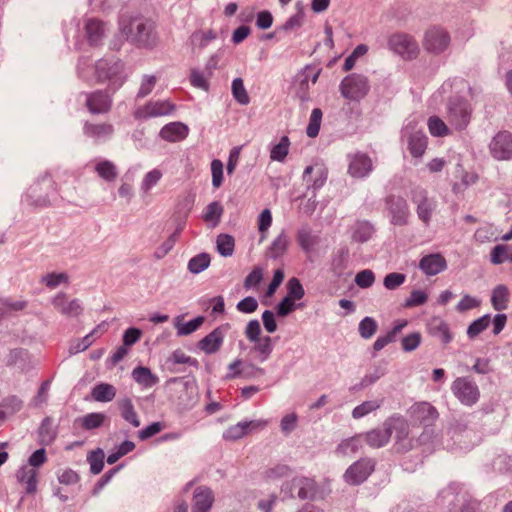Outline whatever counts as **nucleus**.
Returning <instances> with one entry per match:
<instances>
[{
    "label": "nucleus",
    "instance_id": "44",
    "mask_svg": "<svg viewBox=\"0 0 512 512\" xmlns=\"http://www.w3.org/2000/svg\"><path fill=\"white\" fill-rule=\"evenodd\" d=\"M288 245V237L284 234H280L271 244L269 248V254L273 258H278L286 252Z\"/></svg>",
    "mask_w": 512,
    "mask_h": 512
},
{
    "label": "nucleus",
    "instance_id": "3",
    "mask_svg": "<svg viewBox=\"0 0 512 512\" xmlns=\"http://www.w3.org/2000/svg\"><path fill=\"white\" fill-rule=\"evenodd\" d=\"M263 277V268L255 266L245 278L244 287L246 289H255L264 298H271L284 280V270L282 268L275 270L273 278L265 290L260 287Z\"/></svg>",
    "mask_w": 512,
    "mask_h": 512
},
{
    "label": "nucleus",
    "instance_id": "28",
    "mask_svg": "<svg viewBox=\"0 0 512 512\" xmlns=\"http://www.w3.org/2000/svg\"><path fill=\"white\" fill-rule=\"evenodd\" d=\"M293 487L298 490L297 494L301 499L312 498L317 491L316 482L307 477L294 478Z\"/></svg>",
    "mask_w": 512,
    "mask_h": 512
},
{
    "label": "nucleus",
    "instance_id": "56",
    "mask_svg": "<svg viewBox=\"0 0 512 512\" xmlns=\"http://www.w3.org/2000/svg\"><path fill=\"white\" fill-rule=\"evenodd\" d=\"M68 275L66 273H49L42 278V282L51 289L57 287L61 283L68 282Z\"/></svg>",
    "mask_w": 512,
    "mask_h": 512
},
{
    "label": "nucleus",
    "instance_id": "2",
    "mask_svg": "<svg viewBox=\"0 0 512 512\" xmlns=\"http://www.w3.org/2000/svg\"><path fill=\"white\" fill-rule=\"evenodd\" d=\"M123 63L119 59L104 58L95 65V75L100 83L109 82L112 92L121 87L125 81Z\"/></svg>",
    "mask_w": 512,
    "mask_h": 512
},
{
    "label": "nucleus",
    "instance_id": "43",
    "mask_svg": "<svg viewBox=\"0 0 512 512\" xmlns=\"http://www.w3.org/2000/svg\"><path fill=\"white\" fill-rule=\"evenodd\" d=\"M105 419L104 413H89L81 419V426L86 430L95 429L102 426Z\"/></svg>",
    "mask_w": 512,
    "mask_h": 512
},
{
    "label": "nucleus",
    "instance_id": "13",
    "mask_svg": "<svg viewBox=\"0 0 512 512\" xmlns=\"http://www.w3.org/2000/svg\"><path fill=\"white\" fill-rule=\"evenodd\" d=\"M374 470V462L370 459H360L352 464L346 471L344 477L349 484H360Z\"/></svg>",
    "mask_w": 512,
    "mask_h": 512
},
{
    "label": "nucleus",
    "instance_id": "27",
    "mask_svg": "<svg viewBox=\"0 0 512 512\" xmlns=\"http://www.w3.org/2000/svg\"><path fill=\"white\" fill-rule=\"evenodd\" d=\"M223 341V332L220 328L215 329L210 334L205 336L201 341H199L198 346L201 350H203L207 354H211L216 352Z\"/></svg>",
    "mask_w": 512,
    "mask_h": 512
},
{
    "label": "nucleus",
    "instance_id": "6",
    "mask_svg": "<svg viewBox=\"0 0 512 512\" xmlns=\"http://www.w3.org/2000/svg\"><path fill=\"white\" fill-rule=\"evenodd\" d=\"M175 111V105L168 100L149 101L134 111L138 120H147L154 117L170 115Z\"/></svg>",
    "mask_w": 512,
    "mask_h": 512
},
{
    "label": "nucleus",
    "instance_id": "42",
    "mask_svg": "<svg viewBox=\"0 0 512 512\" xmlns=\"http://www.w3.org/2000/svg\"><path fill=\"white\" fill-rule=\"evenodd\" d=\"M231 89L232 95L238 103L247 105L250 102V97L241 78H237L232 82Z\"/></svg>",
    "mask_w": 512,
    "mask_h": 512
},
{
    "label": "nucleus",
    "instance_id": "63",
    "mask_svg": "<svg viewBox=\"0 0 512 512\" xmlns=\"http://www.w3.org/2000/svg\"><path fill=\"white\" fill-rule=\"evenodd\" d=\"M142 331L138 328H128L123 335V344L127 347L134 345L140 340Z\"/></svg>",
    "mask_w": 512,
    "mask_h": 512
},
{
    "label": "nucleus",
    "instance_id": "46",
    "mask_svg": "<svg viewBox=\"0 0 512 512\" xmlns=\"http://www.w3.org/2000/svg\"><path fill=\"white\" fill-rule=\"evenodd\" d=\"M289 146V138L287 136H283L280 139V142L271 149V159L276 161H283L288 154Z\"/></svg>",
    "mask_w": 512,
    "mask_h": 512
},
{
    "label": "nucleus",
    "instance_id": "32",
    "mask_svg": "<svg viewBox=\"0 0 512 512\" xmlns=\"http://www.w3.org/2000/svg\"><path fill=\"white\" fill-rule=\"evenodd\" d=\"M364 439L362 434H357L351 438L343 440L337 447V453L347 456L357 453L363 448Z\"/></svg>",
    "mask_w": 512,
    "mask_h": 512
},
{
    "label": "nucleus",
    "instance_id": "33",
    "mask_svg": "<svg viewBox=\"0 0 512 512\" xmlns=\"http://www.w3.org/2000/svg\"><path fill=\"white\" fill-rule=\"evenodd\" d=\"M296 241L299 246L307 253H311L318 245L320 239L319 236L314 235L307 229L299 230L296 234Z\"/></svg>",
    "mask_w": 512,
    "mask_h": 512
},
{
    "label": "nucleus",
    "instance_id": "55",
    "mask_svg": "<svg viewBox=\"0 0 512 512\" xmlns=\"http://www.w3.org/2000/svg\"><path fill=\"white\" fill-rule=\"evenodd\" d=\"M157 83V78L152 75H145L141 81L137 97L143 98L149 95Z\"/></svg>",
    "mask_w": 512,
    "mask_h": 512
},
{
    "label": "nucleus",
    "instance_id": "62",
    "mask_svg": "<svg viewBox=\"0 0 512 512\" xmlns=\"http://www.w3.org/2000/svg\"><path fill=\"white\" fill-rule=\"evenodd\" d=\"M421 342V334L418 332L411 333L402 339V348L405 351L416 349Z\"/></svg>",
    "mask_w": 512,
    "mask_h": 512
},
{
    "label": "nucleus",
    "instance_id": "1",
    "mask_svg": "<svg viewBox=\"0 0 512 512\" xmlns=\"http://www.w3.org/2000/svg\"><path fill=\"white\" fill-rule=\"evenodd\" d=\"M121 31L138 47L153 48L158 43L156 25L152 20L133 19L127 26H123Z\"/></svg>",
    "mask_w": 512,
    "mask_h": 512
},
{
    "label": "nucleus",
    "instance_id": "40",
    "mask_svg": "<svg viewBox=\"0 0 512 512\" xmlns=\"http://www.w3.org/2000/svg\"><path fill=\"white\" fill-rule=\"evenodd\" d=\"M204 317L198 316L187 323H180L179 317L176 319L175 327L179 336L189 335L198 330L204 323Z\"/></svg>",
    "mask_w": 512,
    "mask_h": 512
},
{
    "label": "nucleus",
    "instance_id": "47",
    "mask_svg": "<svg viewBox=\"0 0 512 512\" xmlns=\"http://www.w3.org/2000/svg\"><path fill=\"white\" fill-rule=\"evenodd\" d=\"M162 171L153 169L147 172L141 182V190L145 193L149 192L162 178Z\"/></svg>",
    "mask_w": 512,
    "mask_h": 512
},
{
    "label": "nucleus",
    "instance_id": "60",
    "mask_svg": "<svg viewBox=\"0 0 512 512\" xmlns=\"http://www.w3.org/2000/svg\"><path fill=\"white\" fill-rule=\"evenodd\" d=\"M212 39H215V34L211 31L207 32H195L191 36V43L195 47L202 48L206 45V43Z\"/></svg>",
    "mask_w": 512,
    "mask_h": 512
},
{
    "label": "nucleus",
    "instance_id": "53",
    "mask_svg": "<svg viewBox=\"0 0 512 512\" xmlns=\"http://www.w3.org/2000/svg\"><path fill=\"white\" fill-rule=\"evenodd\" d=\"M374 282H375V275L369 269L362 270V271L358 272L355 276V283L360 288H369L373 285Z\"/></svg>",
    "mask_w": 512,
    "mask_h": 512
},
{
    "label": "nucleus",
    "instance_id": "9",
    "mask_svg": "<svg viewBox=\"0 0 512 512\" xmlns=\"http://www.w3.org/2000/svg\"><path fill=\"white\" fill-rule=\"evenodd\" d=\"M404 133L408 139V149L415 158L421 157L427 148V137L421 130H416V123H409Z\"/></svg>",
    "mask_w": 512,
    "mask_h": 512
},
{
    "label": "nucleus",
    "instance_id": "31",
    "mask_svg": "<svg viewBox=\"0 0 512 512\" xmlns=\"http://www.w3.org/2000/svg\"><path fill=\"white\" fill-rule=\"evenodd\" d=\"M88 41L92 45H97L104 35V23L98 19H88L85 24Z\"/></svg>",
    "mask_w": 512,
    "mask_h": 512
},
{
    "label": "nucleus",
    "instance_id": "20",
    "mask_svg": "<svg viewBox=\"0 0 512 512\" xmlns=\"http://www.w3.org/2000/svg\"><path fill=\"white\" fill-rule=\"evenodd\" d=\"M189 133V128L181 122H171L160 130V137L169 142L184 140Z\"/></svg>",
    "mask_w": 512,
    "mask_h": 512
},
{
    "label": "nucleus",
    "instance_id": "61",
    "mask_svg": "<svg viewBox=\"0 0 512 512\" xmlns=\"http://www.w3.org/2000/svg\"><path fill=\"white\" fill-rule=\"evenodd\" d=\"M212 184L215 188H219L222 183L223 164L220 160L215 159L211 163Z\"/></svg>",
    "mask_w": 512,
    "mask_h": 512
},
{
    "label": "nucleus",
    "instance_id": "64",
    "mask_svg": "<svg viewBox=\"0 0 512 512\" xmlns=\"http://www.w3.org/2000/svg\"><path fill=\"white\" fill-rule=\"evenodd\" d=\"M296 309L295 300L291 297L286 296L278 305V315L279 316H287L289 313L293 312Z\"/></svg>",
    "mask_w": 512,
    "mask_h": 512
},
{
    "label": "nucleus",
    "instance_id": "35",
    "mask_svg": "<svg viewBox=\"0 0 512 512\" xmlns=\"http://www.w3.org/2000/svg\"><path fill=\"white\" fill-rule=\"evenodd\" d=\"M509 290L504 285H498L492 292L491 302L495 310L502 311L507 308L509 302Z\"/></svg>",
    "mask_w": 512,
    "mask_h": 512
},
{
    "label": "nucleus",
    "instance_id": "14",
    "mask_svg": "<svg viewBox=\"0 0 512 512\" xmlns=\"http://www.w3.org/2000/svg\"><path fill=\"white\" fill-rule=\"evenodd\" d=\"M52 304L62 315L67 317H78L83 312V307L78 299L69 300L65 293L57 294Z\"/></svg>",
    "mask_w": 512,
    "mask_h": 512
},
{
    "label": "nucleus",
    "instance_id": "15",
    "mask_svg": "<svg viewBox=\"0 0 512 512\" xmlns=\"http://www.w3.org/2000/svg\"><path fill=\"white\" fill-rule=\"evenodd\" d=\"M449 44L448 34L441 28L433 27L426 32L424 47L434 53L442 52Z\"/></svg>",
    "mask_w": 512,
    "mask_h": 512
},
{
    "label": "nucleus",
    "instance_id": "17",
    "mask_svg": "<svg viewBox=\"0 0 512 512\" xmlns=\"http://www.w3.org/2000/svg\"><path fill=\"white\" fill-rule=\"evenodd\" d=\"M220 60V57L218 55L213 56L209 59V61L206 64V67L204 71H199L196 69H193L191 71L190 75V82L191 84L196 87L203 90L208 89V79L212 77L213 71L217 69L218 61Z\"/></svg>",
    "mask_w": 512,
    "mask_h": 512
},
{
    "label": "nucleus",
    "instance_id": "5",
    "mask_svg": "<svg viewBox=\"0 0 512 512\" xmlns=\"http://www.w3.org/2000/svg\"><path fill=\"white\" fill-rule=\"evenodd\" d=\"M340 90L345 98L358 101L366 96L369 85L365 77L351 74L342 80Z\"/></svg>",
    "mask_w": 512,
    "mask_h": 512
},
{
    "label": "nucleus",
    "instance_id": "29",
    "mask_svg": "<svg viewBox=\"0 0 512 512\" xmlns=\"http://www.w3.org/2000/svg\"><path fill=\"white\" fill-rule=\"evenodd\" d=\"M132 377L136 383L144 388H151L159 382L158 376L147 367L138 366L132 371Z\"/></svg>",
    "mask_w": 512,
    "mask_h": 512
},
{
    "label": "nucleus",
    "instance_id": "58",
    "mask_svg": "<svg viewBox=\"0 0 512 512\" xmlns=\"http://www.w3.org/2000/svg\"><path fill=\"white\" fill-rule=\"evenodd\" d=\"M380 407V404L377 401H366L362 404L358 405L353 410L354 418H361L372 411H375Z\"/></svg>",
    "mask_w": 512,
    "mask_h": 512
},
{
    "label": "nucleus",
    "instance_id": "23",
    "mask_svg": "<svg viewBox=\"0 0 512 512\" xmlns=\"http://www.w3.org/2000/svg\"><path fill=\"white\" fill-rule=\"evenodd\" d=\"M263 374V370L246 361H236L229 366L230 377L251 378Z\"/></svg>",
    "mask_w": 512,
    "mask_h": 512
},
{
    "label": "nucleus",
    "instance_id": "59",
    "mask_svg": "<svg viewBox=\"0 0 512 512\" xmlns=\"http://www.w3.org/2000/svg\"><path fill=\"white\" fill-rule=\"evenodd\" d=\"M428 295L421 290H414L411 292L409 298L405 302V307H416L426 303Z\"/></svg>",
    "mask_w": 512,
    "mask_h": 512
},
{
    "label": "nucleus",
    "instance_id": "50",
    "mask_svg": "<svg viewBox=\"0 0 512 512\" xmlns=\"http://www.w3.org/2000/svg\"><path fill=\"white\" fill-rule=\"evenodd\" d=\"M272 224V214L269 209H264L258 217L257 226L261 235V240L266 238L268 229Z\"/></svg>",
    "mask_w": 512,
    "mask_h": 512
},
{
    "label": "nucleus",
    "instance_id": "12",
    "mask_svg": "<svg viewBox=\"0 0 512 512\" xmlns=\"http://www.w3.org/2000/svg\"><path fill=\"white\" fill-rule=\"evenodd\" d=\"M391 48L405 59H412L418 54V45L406 34H395L389 40Z\"/></svg>",
    "mask_w": 512,
    "mask_h": 512
},
{
    "label": "nucleus",
    "instance_id": "48",
    "mask_svg": "<svg viewBox=\"0 0 512 512\" xmlns=\"http://www.w3.org/2000/svg\"><path fill=\"white\" fill-rule=\"evenodd\" d=\"M433 211V205L426 196H422L418 201L417 214L419 218L425 223L429 224Z\"/></svg>",
    "mask_w": 512,
    "mask_h": 512
},
{
    "label": "nucleus",
    "instance_id": "11",
    "mask_svg": "<svg viewBox=\"0 0 512 512\" xmlns=\"http://www.w3.org/2000/svg\"><path fill=\"white\" fill-rule=\"evenodd\" d=\"M409 416L414 423L428 426L438 418V412L430 403L418 402L410 407Z\"/></svg>",
    "mask_w": 512,
    "mask_h": 512
},
{
    "label": "nucleus",
    "instance_id": "30",
    "mask_svg": "<svg viewBox=\"0 0 512 512\" xmlns=\"http://www.w3.org/2000/svg\"><path fill=\"white\" fill-rule=\"evenodd\" d=\"M37 476L38 473L34 468L23 467L18 471V481L25 486L26 493L33 494L36 492Z\"/></svg>",
    "mask_w": 512,
    "mask_h": 512
},
{
    "label": "nucleus",
    "instance_id": "52",
    "mask_svg": "<svg viewBox=\"0 0 512 512\" xmlns=\"http://www.w3.org/2000/svg\"><path fill=\"white\" fill-rule=\"evenodd\" d=\"M377 330V323L371 317H365L359 324V333L363 338H370Z\"/></svg>",
    "mask_w": 512,
    "mask_h": 512
},
{
    "label": "nucleus",
    "instance_id": "38",
    "mask_svg": "<svg viewBox=\"0 0 512 512\" xmlns=\"http://www.w3.org/2000/svg\"><path fill=\"white\" fill-rule=\"evenodd\" d=\"M222 211L223 209L219 202H212L206 207L203 220L208 226L215 227L220 222Z\"/></svg>",
    "mask_w": 512,
    "mask_h": 512
},
{
    "label": "nucleus",
    "instance_id": "16",
    "mask_svg": "<svg viewBox=\"0 0 512 512\" xmlns=\"http://www.w3.org/2000/svg\"><path fill=\"white\" fill-rule=\"evenodd\" d=\"M387 205L391 214L392 224L397 226L405 225L409 215L406 201L402 198L390 196L387 198Z\"/></svg>",
    "mask_w": 512,
    "mask_h": 512
},
{
    "label": "nucleus",
    "instance_id": "26",
    "mask_svg": "<svg viewBox=\"0 0 512 512\" xmlns=\"http://www.w3.org/2000/svg\"><path fill=\"white\" fill-rule=\"evenodd\" d=\"M372 170L371 159L364 154L355 155L349 165V172L352 176L361 178Z\"/></svg>",
    "mask_w": 512,
    "mask_h": 512
},
{
    "label": "nucleus",
    "instance_id": "25",
    "mask_svg": "<svg viewBox=\"0 0 512 512\" xmlns=\"http://www.w3.org/2000/svg\"><path fill=\"white\" fill-rule=\"evenodd\" d=\"M448 121L456 130H463L469 122V113L462 104L449 107Z\"/></svg>",
    "mask_w": 512,
    "mask_h": 512
},
{
    "label": "nucleus",
    "instance_id": "24",
    "mask_svg": "<svg viewBox=\"0 0 512 512\" xmlns=\"http://www.w3.org/2000/svg\"><path fill=\"white\" fill-rule=\"evenodd\" d=\"M121 417L133 427H139L141 422L135 410L132 400L128 397L121 398L116 403Z\"/></svg>",
    "mask_w": 512,
    "mask_h": 512
},
{
    "label": "nucleus",
    "instance_id": "41",
    "mask_svg": "<svg viewBox=\"0 0 512 512\" xmlns=\"http://www.w3.org/2000/svg\"><path fill=\"white\" fill-rule=\"evenodd\" d=\"M427 125L432 136L445 137L451 133L446 123L438 116H431L428 119Z\"/></svg>",
    "mask_w": 512,
    "mask_h": 512
},
{
    "label": "nucleus",
    "instance_id": "39",
    "mask_svg": "<svg viewBox=\"0 0 512 512\" xmlns=\"http://www.w3.org/2000/svg\"><path fill=\"white\" fill-rule=\"evenodd\" d=\"M264 423L262 422H245V423H239L235 427H231L228 432V438L230 439H237L240 438L246 434H249L252 430L262 427Z\"/></svg>",
    "mask_w": 512,
    "mask_h": 512
},
{
    "label": "nucleus",
    "instance_id": "36",
    "mask_svg": "<svg viewBox=\"0 0 512 512\" xmlns=\"http://www.w3.org/2000/svg\"><path fill=\"white\" fill-rule=\"evenodd\" d=\"M98 176L105 181L111 182L118 177L116 165L109 160H101L95 166Z\"/></svg>",
    "mask_w": 512,
    "mask_h": 512
},
{
    "label": "nucleus",
    "instance_id": "34",
    "mask_svg": "<svg viewBox=\"0 0 512 512\" xmlns=\"http://www.w3.org/2000/svg\"><path fill=\"white\" fill-rule=\"evenodd\" d=\"M116 388L108 383L96 385L91 392L93 399L97 402H110L116 396Z\"/></svg>",
    "mask_w": 512,
    "mask_h": 512
},
{
    "label": "nucleus",
    "instance_id": "19",
    "mask_svg": "<svg viewBox=\"0 0 512 512\" xmlns=\"http://www.w3.org/2000/svg\"><path fill=\"white\" fill-rule=\"evenodd\" d=\"M83 132L86 136L95 140L109 139L114 133V127L109 122H85Z\"/></svg>",
    "mask_w": 512,
    "mask_h": 512
},
{
    "label": "nucleus",
    "instance_id": "8",
    "mask_svg": "<svg viewBox=\"0 0 512 512\" xmlns=\"http://www.w3.org/2000/svg\"><path fill=\"white\" fill-rule=\"evenodd\" d=\"M112 104V95L107 91L97 90L86 95V107L92 114H106Z\"/></svg>",
    "mask_w": 512,
    "mask_h": 512
},
{
    "label": "nucleus",
    "instance_id": "21",
    "mask_svg": "<svg viewBox=\"0 0 512 512\" xmlns=\"http://www.w3.org/2000/svg\"><path fill=\"white\" fill-rule=\"evenodd\" d=\"M364 442L372 448H380L386 445L391 438V429H388L387 422L383 428L373 429L362 433Z\"/></svg>",
    "mask_w": 512,
    "mask_h": 512
},
{
    "label": "nucleus",
    "instance_id": "49",
    "mask_svg": "<svg viewBox=\"0 0 512 512\" xmlns=\"http://www.w3.org/2000/svg\"><path fill=\"white\" fill-rule=\"evenodd\" d=\"M322 121V111L319 108L313 109L309 124L307 127V135L314 138L318 135Z\"/></svg>",
    "mask_w": 512,
    "mask_h": 512
},
{
    "label": "nucleus",
    "instance_id": "22",
    "mask_svg": "<svg viewBox=\"0 0 512 512\" xmlns=\"http://www.w3.org/2000/svg\"><path fill=\"white\" fill-rule=\"evenodd\" d=\"M193 512H209L214 502V495L207 487H198L193 497Z\"/></svg>",
    "mask_w": 512,
    "mask_h": 512
},
{
    "label": "nucleus",
    "instance_id": "51",
    "mask_svg": "<svg viewBox=\"0 0 512 512\" xmlns=\"http://www.w3.org/2000/svg\"><path fill=\"white\" fill-rule=\"evenodd\" d=\"M490 324V317L488 315L483 316L474 321L468 328L467 334L470 338L477 337L481 332L488 328Z\"/></svg>",
    "mask_w": 512,
    "mask_h": 512
},
{
    "label": "nucleus",
    "instance_id": "54",
    "mask_svg": "<svg viewBox=\"0 0 512 512\" xmlns=\"http://www.w3.org/2000/svg\"><path fill=\"white\" fill-rule=\"evenodd\" d=\"M406 280V276L402 273H389L385 276L383 284L388 290H394L400 287Z\"/></svg>",
    "mask_w": 512,
    "mask_h": 512
},
{
    "label": "nucleus",
    "instance_id": "4",
    "mask_svg": "<svg viewBox=\"0 0 512 512\" xmlns=\"http://www.w3.org/2000/svg\"><path fill=\"white\" fill-rule=\"evenodd\" d=\"M388 429H391V435L395 433L394 448L397 452H406L413 447V438L410 437V428L406 420L402 418H393L387 422Z\"/></svg>",
    "mask_w": 512,
    "mask_h": 512
},
{
    "label": "nucleus",
    "instance_id": "10",
    "mask_svg": "<svg viewBox=\"0 0 512 512\" xmlns=\"http://www.w3.org/2000/svg\"><path fill=\"white\" fill-rule=\"evenodd\" d=\"M490 151L498 160H510L512 158V134L499 132L490 143Z\"/></svg>",
    "mask_w": 512,
    "mask_h": 512
},
{
    "label": "nucleus",
    "instance_id": "57",
    "mask_svg": "<svg viewBox=\"0 0 512 512\" xmlns=\"http://www.w3.org/2000/svg\"><path fill=\"white\" fill-rule=\"evenodd\" d=\"M288 297L292 299L300 300L304 296V289L297 278H291L287 283Z\"/></svg>",
    "mask_w": 512,
    "mask_h": 512
},
{
    "label": "nucleus",
    "instance_id": "37",
    "mask_svg": "<svg viewBox=\"0 0 512 512\" xmlns=\"http://www.w3.org/2000/svg\"><path fill=\"white\" fill-rule=\"evenodd\" d=\"M490 260L495 265L502 264L506 261L512 262V247L505 244L496 245L491 250Z\"/></svg>",
    "mask_w": 512,
    "mask_h": 512
},
{
    "label": "nucleus",
    "instance_id": "45",
    "mask_svg": "<svg viewBox=\"0 0 512 512\" xmlns=\"http://www.w3.org/2000/svg\"><path fill=\"white\" fill-rule=\"evenodd\" d=\"M209 263L210 256L208 254L202 253L190 259L188 263V269L190 272L197 274L205 270Z\"/></svg>",
    "mask_w": 512,
    "mask_h": 512
},
{
    "label": "nucleus",
    "instance_id": "7",
    "mask_svg": "<svg viewBox=\"0 0 512 512\" xmlns=\"http://www.w3.org/2000/svg\"><path fill=\"white\" fill-rule=\"evenodd\" d=\"M455 396L465 405H473L479 399V390L477 386L464 377L457 378L452 385Z\"/></svg>",
    "mask_w": 512,
    "mask_h": 512
},
{
    "label": "nucleus",
    "instance_id": "18",
    "mask_svg": "<svg viewBox=\"0 0 512 512\" xmlns=\"http://www.w3.org/2000/svg\"><path fill=\"white\" fill-rule=\"evenodd\" d=\"M446 266V259L440 253L426 255L419 262V268L428 276L440 273Z\"/></svg>",
    "mask_w": 512,
    "mask_h": 512
}]
</instances>
